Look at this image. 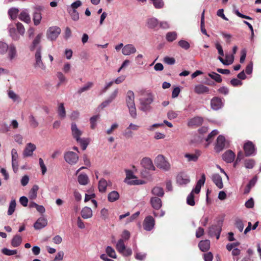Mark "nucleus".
I'll list each match as a JSON object with an SVG mask.
<instances>
[{"mask_svg": "<svg viewBox=\"0 0 261 261\" xmlns=\"http://www.w3.org/2000/svg\"><path fill=\"white\" fill-rule=\"evenodd\" d=\"M179 46L181 48L187 50L190 48V44L189 42L185 40H180L178 43Z\"/></svg>", "mask_w": 261, "mask_h": 261, "instance_id": "obj_56", "label": "nucleus"}, {"mask_svg": "<svg viewBox=\"0 0 261 261\" xmlns=\"http://www.w3.org/2000/svg\"><path fill=\"white\" fill-rule=\"evenodd\" d=\"M198 246L202 251H206L210 249V242L208 240L201 241L198 244Z\"/></svg>", "mask_w": 261, "mask_h": 261, "instance_id": "obj_28", "label": "nucleus"}, {"mask_svg": "<svg viewBox=\"0 0 261 261\" xmlns=\"http://www.w3.org/2000/svg\"><path fill=\"white\" fill-rule=\"evenodd\" d=\"M244 150L246 156L254 155L256 154L254 145L251 141H248L244 144Z\"/></svg>", "mask_w": 261, "mask_h": 261, "instance_id": "obj_10", "label": "nucleus"}, {"mask_svg": "<svg viewBox=\"0 0 261 261\" xmlns=\"http://www.w3.org/2000/svg\"><path fill=\"white\" fill-rule=\"evenodd\" d=\"M82 5V3L81 1L77 0L73 3H72L70 6L67 7V9H72V10H76L79 7H81Z\"/></svg>", "mask_w": 261, "mask_h": 261, "instance_id": "obj_53", "label": "nucleus"}, {"mask_svg": "<svg viewBox=\"0 0 261 261\" xmlns=\"http://www.w3.org/2000/svg\"><path fill=\"white\" fill-rule=\"evenodd\" d=\"M39 164L41 170L42 175H44L47 171V168L45 165L43 160L41 158L39 159Z\"/></svg>", "mask_w": 261, "mask_h": 261, "instance_id": "obj_62", "label": "nucleus"}, {"mask_svg": "<svg viewBox=\"0 0 261 261\" xmlns=\"http://www.w3.org/2000/svg\"><path fill=\"white\" fill-rule=\"evenodd\" d=\"M164 62L168 65H173L175 63V60L174 58L167 56L164 58Z\"/></svg>", "mask_w": 261, "mask_h": 261, "instance_id": "obj_63", "label": "nucleus"}, {"mask_svg": "<svg viewBox=\"0 0 261 261\" xmlns=\"http://www.w3.org/2000/svg\"><path fill=\"white\" fill-rule=\"evenodd\" d=\"M89 178L86 174H80L77 177V181L80 185H86L88 182Z\"/></svg>", "mask_w": 261, "mask_h": 261, "instance_id": "obj_36", "label": "nucleus"}, {"mask_svg": "<svg viewBox=\"0 0 261 261\" xmlns=\"http://www.w3.org/2000/svg\"><path fill=\"white\" fill-rule=\"evenodd\" d=\"M76 141L81 145L83 150H85L87 148L89 144V141L88 139L80 138V139H77Z\"/></svg>", "mask_w": 261, "mask_h": 261, "instance_id": "obj_43", "label": "nucleus"}, {"mask_svg": "<svg viewBox=\"0 0 261 261\" xmlns=\"http://www.w3.org/2000/svg\"><path fill=\"white\" fill-rule=\"evenodd\" d=\"M219 132L217 129L213 130L207 136L205 140L208 142L207 145H208L213 140V138L218 135Z\"/></svg>", "mask_w": 261, "mask_h": 261, "instance_id": "obj_50", "label": "nucleus"}, {"mask_svg": "<svg viewBox=\"0 0 261 261\" xmlns=\"http://www.w3.org/2000/svg\"><path fill=\"white\" fill-rule=\"evenodd\" d=\"M67 11L70 14L71 19L73 21H76L79 19V13L76 10H72L67 8Z\"/></svg>", "mask_w": 261, "mask_h": 261, "instance_id": "obj_38", "label": "nucleus"}, {"mask_svg": "<svg viewBox=\"0 0 261 261\" xmlns=\"http://www.w3.org/2000/svg\"><path fill=\"white\" fill-rule=\"evenodd\" d=\"M151 193L158 197H162L164 195V191L162 188L160 187H155L151 190Z\"/></svg>", "mask_w": 261, "mask_h": 261, "instance_id": "obj_30", "label": "nucleus"}, {"mask_svg": "<svg viewBox=\"0 0 261 261\" xmlns=\"http://www.w3.org/2000/svg\"><path fill=\"white\" fill-rule=\"evenodd\" d=\"M41 18L42 16L41 13L39 12H35L34 13L33 16V21L34 24L35 25H38L40 23Z\"/></svg>", "mask_w": 261, "mask_h": 261, "instance_id": "obj_45", "label": "nucleus"}, {"mask_svg": "<svg viewBox=\"0 0 261 261\" xmlns=\"http://www.w3.org/2000/svg\"><path fill=\"white\" fill-rule=\"evenodd\" d=\"M177 37V33L174 31L168 32L166 35V39L168 42H173L176 39Z\"/></svg>", "mask_w": 261, "mask_h": 261, "instance_id": "obj_42", "label": "nucleus"}, {"mask_svg": "<svg viewBox=\"0 0 261 261\" xmlns=\"http://www.w3.org/2000/svg\"><path fill=\"white\" fill-rule=\"evenodd\" d=\"M208 75L213 80H215L216 82L221 83L222 81L221 76L214 72L208 73Z\"/></svg>", "mask_w": 261, "mask_h": 261, "instance_id": "obj_46", "label": "nucleus"}, {"mask_svg": "<svg viewBox=\"0 0 261 261\" xmlns=\"http://www.w3.org/2000/svg\"><path fill=\"white\" fill-rule=\"evenodd\" d=\"M8 57L10 61H12L17 57L16 48L13 44H10L8 49Z\"/></svg>", "mask_w": 261, "mask_h": 261, "instance_id": "obj_22", "label": "nucleus"}, {"mask_svg": "<svg viewBox=\"0 0 261 261\" xmlns=\"http://www.w3.org/2000/svg\"><path fill=\"white\" fill-rule=\"evenodd\" d=\"M9 33L10 36L14 40H17L19 38V36L17 34L15 29L14 28L9 29Z\"/></svg>", "mask_w": 261, "mask_h": 261, "instance_id": "obj_54", "label": "nucleus"}, {"mask_svg": "<svg viewBox=\"0 0 261 261\" xmlns=\"http://www.w3.org/2000/svg\"><path fill=\"white\" fill-rule=\"evenodd\" d=\"M99 118V116L98 115H95L92 117L90 119V124H91V128L92 129H94L96 126V122L97 120Z\"/></svg>", "mask_w": 261, "mask_h": 261, "instance_id": "obj_55", "label": "nucleus"}, {"mask_svg": "<svg viewBox=\"0 0 261 261\" xmlns=\"http://www.w3.org/2000/svg\"><path fill=\"white\" fill-rule=\"evenodd\" d=\"M225 145V138L222 135L218 136L217 139V143L215 146V149L217 152L222 151Z\"/></svg>", "mask_w": 261, "mask_h": 261, "instance_id": "obj_16", "label": "nucleus"}, {"mask_svg": "<svg viewBox=\"0 0 261 261\" xmlns=\"http://www.w3.org/2000/svg\"><path fill=\"white\" fill-rule=\"evenodd\" d=\"M222 222L219 221L217 224L211 225L208 228V235L211 237H216V239L218 240L222 231Z\"/></svg>", "mask_w": 261, "mask_h": 261, "instance_id": "obj_3", "label": "nucleus"}, {"mask_svg": "<svg viewBox=\"0 0 261 261\" xmlns=\"http://www.w3.org/2000/svg\"><path fill=\"white\" fill-rule=\"evenodd\" d=\"M119 198V193L116 191H113L108 194V199L110 202H114Z\"/></svg>", "mask_w": 261, "mask_h": 261, "instance_id": "obj_40", "label": "nucleus"}, {"mask_svg": "<svg viewBox=\"0 0 261 261\" xmlns=\"http://www.w3.org/2000/svg\"><path fill=\"white\" fill-rule=\"evenodd\" d=\"M194 192H193V190L188 195L187 198V203L188 205L191 206H193L195 205V201H194Z\"/></svg>", "mask_w": 261, "mask_h": 261, "instance_id": "obj_48", "label": "nucleus"}, {"mask_svg": "<svg viewBox=\"0 0 261 261\" xmlns=\"http://www.w3.org/2000/svg\"><path fill=\"white\" fill-rule=\"evenodd\" d=\"M57 76L60 81V82L58 84V85L65 83L67 81L66 77L61 72H57Z\"/></svg>", "mask_w": 261, "mask_h": 261, "instance_id": "obj_59", "label": "nucleus"}, {"mask_svg": "<svg viewBox=\"0 0 261 261\" xmlns=\"http://www.w3.org/2000/svg\"><path fill=\"white\" fill-rule=\"evenodd\" d=\"M203 121V120L202 117L196 116L189 120L188 125L192 127H198L202 124Z\"/></svg>", "mask_w": 261, "mask_h": 261, "instance_id": "obj_17", "label": "nucleus"}, {"mask_svg": "<svg viewBox=\"0 0 261 261\" xmlns=\"http://www.w3.org/2000/svg\"><path fill=\"white\" fill-rule=\"evenodd\" d=\"M205 181V176L204 173L202 174L201 178L199 179L195 186V187L192 190L193 192H194L195 194H198L200 192L201 188L202 186L204 184Z\"/></svg>", "mask_w": 261, "mask_h": 261, "instance_id": "obj_21", "label": "nucleus"}, {"mask_svg": "<svg viewBox=\"0 0 261 261\" xmlns=\"http://www.w3.org/2000/svg\"><path fill=\"white\" fill-rule=\"evenodd\" d=\"M18 18L21 21H23L27 23L31 22V18L27 9L22 10L19 14Z\"/></svg>", "mask_w": 261, "mask_h": 261, "instance_id": "obj_26", "label": "nucleus"}, {"mask_svg": "<svg viewBox=\"0 0 261 261\" xmlns=\"http://www.w3.org/2000/svg\"><path fill=\"white\" fill-rule=\"evenodd\" d=\"M141 165L145 169L154 171L155 169L151 159L148 157L143 158L141 161Z\"/></svg>", "mask_w": 261, "mask_h": 261, "instance_id": "obj_13", "label": "nucleus"}, {"mask_svg": "<svg viewBox=\"0 0 261 261\" xmlns=\"http://www.w3.org/2000/svg\"><path fill=\"white\" fill-rule=\"evenodd\" d=\"M58 114L59 117L61 119H64L66 117V111L63 103H60L58 106Z\"/></svg>", "mask_w": 261, "mask_h": 261, "instance_id": "obj_35", "label": "nucleus"}, {"mask_svg": "<svg viewBox=\"0 0 261 261\" xmlns=\"http://www.w3.org/2000/svg\"><path fill=\"white\" fill-rule=\"evenodd\" d=\"M93 85V83L91 82H88L83 87H81L77 91V93L80 95L82 93L89 90Z\"/></svg>", "mask_w": 261, "mask_h": 261, "instance_id": "obj_37", "label": "nucleus"}, {"mask_svg": "<svg viewBox=\"0 0 261 261\" xmlns=\"http://www.w3.org/2000/svg\"><path fill=\"white\" fill-rule=\"evenodd\" d=\"M235 225L240 232H242L244 229V224L240 219L236 220Z\"/></svg>", "mask_w": 261, "mask_h": 261, "instance_id": "obj_58", "label": "nucleus"}, {"mask_svg": "<svg viewBox=\"0 0 261 261\" xmlns=\"http://www.w3.org/2000/svg\"><path fill=\"white\" fill-rule=\"evenodd\" d=\"M106 251L107 254L111 258H116L117 256L115 250L111 246H108L106 248Z\"/></svg>", "mask_w": 261, "mask_h": 261, "instance_id": "obj_47", "label": "nucleus"}, {"mask_svg": "<svg viewBox=\"0 0 261 261\" xmlns=\"http://www.w3.org/2000/svg\"><path fill=\"white\" fill-rule=\"evenodd\" d=\"M61 30L58 27L54 26L49 27L47 31V37L51 41L55 40L61 33Z\"/></svg>", "mask_w": 261, "mask_h": 261, "instance_id": "obj_7", "label": "nucleus"}, {"mask_svg": "<svg viewBox=\"0 0 261 261\" xmlns=\"http://www.w3.org/2000/svg\"><path fill=\"white\" fill-rule=\"evenodd\" d=\"M194 92L198 94H208L210 89L202 84H197L194 86Z\"/></svg>", "mask_w": 261, "mask_h": 261, "instance_id": "obj_18", "label": "nucleus"}, {"mask_svg": "<svg viewBox=\"0 0 261 261\" xmlns=\"http://www.w3.org/2000/svg\"><path fill=\"white\" fill-rule=\"evenodd\" d=\"M177 183L180 186H185L190 181L189 176L185 173H180L176 177Z\"/></svg>", "mask_w": 261, "mask_h": 261, "instance_id": "obj_12", "label": "nucleus"}, {"mask_svg": "<svg viewBox=\"0 0 261 261\" xmlns=\"http://www.w3.org/2000/svg\"><path fill=\"white\" fill-rule=\"evenodd\" d=\"M108 184L107 181L103 179H101L98 182V190L100 192H105L107 189Z\"/></svg>", "mask_w": 261, "mask_h": 261, "instance_id": "obj_39", "label": "nucleus"}, {"mask_svg": "<svg viewBox=\"0 0 261 261\" xmlns=\"http://www.w3.org/2000/svg\"><path fill=\"white\" fill-rule=\"evenodd\" d=\"M137 51L135 46L132 44H128L123 46L122 53L124 56H129Z\"/></svg>", "mask_w": 261, "mask_h": 261, "instance_id": "obj_14", "label": "nucleus"}, {"mask_svg": "<svg viewBox=\"0 0 261 261\" xmlns=\"http://www.w3.org/2000/svg\"><path fill=\"white\" fill-rule=\"evenodd\" d=\"M224 100L219 97H214L211 100V108L215 111L222 109L224 106Z\"/></svg>", "mask_w": 261, "mask_h": 261, "instance_id": "obj_9", "label": "nucleus"}, {"mask_svg": "<svg viewBox=\"0 0 261 261\" xmlns=\"http://www.w3.org/2000/svg\"><path fill=\"white\" fill-rule=\"evenodd\" d=\"M255 165V161L252 159L247 160L245 161V167L247 169H252Z\"/></svg>", "mask_w": 261, "mask_h": 261, "instance_id": "obj_60", "label": "nucleus"}, {"mask_svg": "<svg viewBox=\"0 0 261 261\" xmlns=\"http://www.w3.org/2000/svg\"><path fill=\"white\" fill-rule=\"evenodd\" d=\"M159 25V22L155 18H150L147 20V25L150 29H155Z\"/></svg>", "mask_w": 261, "mask_h": 261, "instance_id": "obj_33", "label": "nucleus"}, {"mask_svg": "<svg viewBox=\"0 0 261 261\" xmlns=\"http://www.w3.org/2000/svg\"><path fill=\"white\" fill-rule=\"evenodd\" d=\"M9 45L5 42L0 41V54H5L8 49Z\"/></svg>", "mask_w": 261, "mask_h": 261, "instance_id": "obj_52", "label": "nucleus"}, {"mask_svg": "<svg viewBox=\"0 0 261 261\" xmlns=\"http://www.w3.org/2000/svg\"><path fill=\"white\" fill-rule=\"evenodd\" d=\"M81 216L84 219L90 218L92 216V211L90 207L85 206L81 211Z\"/></svg>", "mask_w": 261, "mask_h": 261, "instance_id": "obj_27", "label": "nucleus"}, {"mask_svg": "<svg viewBox=\"0 0 261 261\" xmlns=\"http://www.w3.org/2000/svg\"><path fill=\"white\" fill-rule=\"evenodd\" d=\"M155 224V221L152 217L148 216L146 217L143 223V228L146 231L151 230Z\"/></svg>", "mask_w": 261, "mask_h": 261, "instance_id": "obj_11", "label": "nucleus"}, {"mask_svg": "<svg viewBox=\"0 0 261 261\" xmlns=\"http://www.w3.org/2000/svg\"><path fill=\"white\" fill-rule=\"evenodd\" d=\"M185 156L187 158L188 161H194L196 162L198 160V155L195 154H188L187 153L185 155Z\"/></svg>", "mask_w": 261, "mask_h": 261, "instance_id": "obj_61", "label": "nucleus"}, {"mask_svg": "<svg viewBox=\"0 0 261 261\" xmlns=\"http://www.w3.org/2000/svg\"><path fill=\"white\" fill-rule=\"evenodd\" d=\"M153 101V96L151 93H148L139 99L140 106L139 109L144 112H148L151 110V104Z\"/></svg>", "mask_w": 261, "mask_h": 261, "instance_id": "obj_2", "label": "nucleus"}, {"mask_svg": "<svg viewBox=\"0 0 261 261\" xmlns=\"http://www.w3.org/2000/svg\"><path fill=\"white\" fill-rule=\"evenodd\" d=\"M42 37V34H39L36 36L32 42V44L30 46V50L31 51L34 50L38 46L41 41Z\"/></svg>", "mask_w": 261, "mask_h": 261, "instance_id": "obj_32", "label": "nucleus"}, {"mask_svg": "<svg viewBox=\"0 0 261 261\" xmlns=\"http://www.w3.org/2000/svg\"><path fill=\"white\" fill-rule=\"evenodd\" d=\"M135 95L134 92L129 90L127 91L126 97V102L129 110L130 116L134 119L137 118V110L135 103Z\"/></svg>", "mask_w": 261, "mask_h": 261, "instance_id": "obj_1", "label": "nucleus"}, {"mask_svg": "<svg viewBox=\"0 0 261 261\" xmlns=\"http://www.w3.org/2000/svg\"><path fill=\"white\" fill-rule=\"evenodd\" d=\"M178 115V112L171 110L168 112L167 117L169 119L172 120L176 118L177 117Z\"/></svg>", "mask_w": 261, "mask_h": 261, "instance_id": "obj_64", "label": "nucleus"}, {"mask_svg": "<svg viewBox=\"0 0 261 261\" xmlns=\"http://www.w3.org/2000/svg\"><path fill=\"white\" fill-rule=\"evenodd\" d=\"M36 148V147L34 144L32 143H28L23 151V155L24 157L32 156L33 152L35 150Z\"/></svg>", "mask_w": 261, "mask_h": 261, "instance_id": "obj_19", "label": "nucleus"}, {"mask_svg": "<svg viewBox=\"0 0 261 261\" xmlns=\"http://www.w3.org/2000/svg\"><path fill=\"white\" fill-rule=\"evenodd\" d=\"M2 252L4 254L8 256L15 255L17 253V250H10L6 248H3Z\"/></svg>", "mask_w": 261, "mask_h": 261, "instance_id": "obj_49", "label": "nucleus"}, {"mask_svg": "<svg viewBox=\"0 0 261 261\" xmlns=\"http://www.w3.org/2000/svg\"><path fill=\"white\" fill-rule=\"evenodd\" d=\"M156 166L165 171L168 170L170 168V164L165 160L164 155H158L154 160Z\"/></svg>", "mask_w": 261, "mask_h": 261, "instance_id": "obj_4", "label": "nucleus"}, {"mask_svg": "<svg viewBox=\"0 0 261 261\" xmlns=\"http://www.w3.org/2000/svg\"><path fill=\"white\" fill-rule=\"evenodd\" d=\"M29 118L30 125L32 127L36 128L38 126V121L32 115H30Z\"/></svg>", "mask_w": 261, "mask_h": 261, "instance_id": "obj_57", "label": "nucleus"}, {"mask_svg": "<svg viewBox=\"0 0 261 261\" xmlns=\"http://www.w3.org/2000/svg\"><path fill=\"white\" fill-rule=\"evenodd\" d=\"M16 206V202L15 199H12L10 202L7 214L8 215H12L15 212Z\"/></svg>", "mask_w": 261, "mask_h": 261, "instance_id": "obj_41", "label": "nucleus"}, {"mask_svg": "<svg viewBox=\"0 0 261 261\" xmlns=\"http://www.w3.org/2000/svg\"><path fill=\"white\" fill-rule=\"evenodd\" d=\"M47 224V220L44 217L39 218L34 224L36 230H40L45 227Z\"/></svg>", "mask_w": 261, "mask_h": 261, "instance_id": "obj_15", "label": "nucleus"}, {"mask_svg": "<svg viewBox=\"0 0 261 261\" xmlns=\"http://www.w3.org/2000/svg\"><path fill=\"white\" fill-rule=\"evenodd\" d=\"M150 204L152 207L155 210H159L162 206V200L160 198L152 197L150 198Z\"/></svg>", "mask_w": 261, "mask_h": 261, "instance_id": "obj_23", "label": "nucleus"}, {"mask_svg": "<svg viewBox=\"0 0 261 261\" xmlns=\"http://www.w3.org/2000/svg\"><path fill=\"white\" fill-rule=\"evenodd\" d=\"M22 241V237L19 234H16L12 239L11 245L13 247H17L21 245Z\"/></svg>", "mask_w": 261, "mask_h": 261, "instance_id": "obj_31", "label": "nucleus"}, {"mask_svg": "<svg viewBox=\"0 0 261 261\" xmlns=\"http://www.w3.org/2000/svg\"><path fill=\"white\" fill-rule=\"evenodd\" d=\"M116 249L123 256H128L132 253L130 248H126L124 241L123 239H120L116 244Z\"/></svg>", "mask_w": 261, "mask_h": 261, "instance_id": "obj_5", "label": "nucleus"}, {"mask_svg": "<svg viewBox=\"0 0 261 261\" xmlns=\"http://www.w3.org/2000/svg\"><path fill=\"white\" fill-rule=\"evenodd\" d=\"M35 63L34 65L35 67L39 68L43 70H45L46 66L44 65V64L43 63L42 59H41L40 46H39L37 49V50H36L35 55Z\"/></svg>", "mask_w": 261, "mask_h": 261, "instance_id": "obj_8", "label": "nucleus"}, {"mask_svg": "<svg viewBox=\"0 0 261 261\" xmlns=\"http://www.w3.org/2000/svg\"><path fill=\"white\" fill-rule=\"evenodd\" d=\"M226 60H224L221 57H218V59L219 61L224 65H229L231 64L234 61V56L233 55L231 56H226Z\"/></svg>", "mask_w": 261, "mask_h": 261, "instance_id": "obj_29", "label": "nucleus"}, {"mask_svg": "<svg viewBox=\"0 0 261 261\" xmlns=\"http://www.w3.org/2000/svg\"><path fill=\"white\" fill-rule=\"evenodd\" d=\"M154 7L156 9H161L163 8L164 4L163 0H150Z\"/></svg>", "mask_w": 261, "mask_h": 261, "instance_id": "obj_51", "label": "nucleus"}, {"mask_svg": "<svg viewBox=\"0 0 261 261\" xmlns=\"http://www.w3.org/2000/svg\"><path fill=\"white\" fill-rule=\"evenodd\" d=\"M19 10L16 8H12L8 11V14L12 19H14L17 17Z\"/></svg>", "mask_w": 261, "mask_h": 261, "instance_id": "obj_44", "label": "nucleus"}, {"mask_svg": "<svg viewBox=\"0 0 261 261\" xmlns=\"http://www.w3.org/2000/svg\"><path fill=\"white\" fill-rule=\"evenodd\" d=\"M212 179L216 186L220 189H222L223 184L222 177L219 174H214L212 175Z\"/></svg>", "mask_w": 261, "mask_h": 261, "instance_id": "obj_25", "label": "nucleus"}, {"mask_svg": "<svg viewBox=\"0 0 261 261\" xmlns=\"http://www.w3.org/2000/svg\"><path fill=\"white\" fill-rule=\"evenodd\" d=\"M64 158L65 161L70 165H74L76 164L79 160L78 155L76 153L71 151L65 152Z\"/></svg>", "mask_w": 261, "mask_h": 261, "instance_id": "obj_6", "label": "nucleus"}, {"mask_svg": "<svg viewBox=\"0 0 261 261\" xmlns=\"http://www.w3.org/2000/svg\"><path fill=\"white\" fill-rule=\"evenodd\" d=\"M71 133L73 137L76 140L80 139V136L82 135V132L80 130L75 123H71Z\"/></svg>", "mask_w": 261, "mask_h": 261, "instance_id": "obj_24", "label": "nucleus"}, {"mask_svg": "<svg viewBox=\"0 0 261 261\" xmlns=\"http://www.w3.org/2000/svg\"><path fill=\"white\" fill-rule=\"evenodd\" d=\"M223 160L228 163H232L235 158L234 153L230 150H228L225 152L222 155Z\"/></svg>", "mask_w": 261, "mask_h": 261, "instance_id": "obj_20", "label": "nucleus"}, {"mask_svg": "<svg viewBox=\"0 0 261 261\" xmlns=\"http://www.w3.org/2000/svg\"><path fill=\"white\" fill-rule=\"evenodd\" d=\"M39 190L38 186L35 185L33 186L32 189L29 192V198L32 200H34L37 197V191Z\"/></svg>", "mask_w": 261, "mask_h": 261, "instance_id": "obj_34", "label": "nucleus"}]
</instances>
